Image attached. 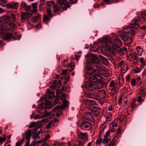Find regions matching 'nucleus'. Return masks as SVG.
Returning <instances> with one entry per match:
<instances>
[{
	"mask_svg": "<svg viewBox=\"0 0 146 146\" xmlns=\"http://www.w3.org/2000/svg\"><path fill=\"white\" fill-rule=\"evenodd\" d=\"M6 140V137H0V141L1 143H3Z\"/></svg>",
	"mask_w": 146,
	"mask_h": 146,
	"instance_id": "e2e57ef3",
	"label": "nucleus"
},
{
	"mask_svg": "<svg viewBox=\"0 0 146 146\" xmlns=\"http://www.w3.org/2000/svg\"><path fill=\"white\" fill-rule=\"evenodd\" d=\"M118 35L121 38L122 40L125 42H127L128 43H131L132 40V38L131 37H129L125 34V33L121 31H118Z\"/></svg>",
	"mask_w": 146,
	"mask_h": 146,
	"instance_id": "7ed1b4c3",
	"label": "nucleus"
},
{
	"mask_svg": "<svg viewBox=\"0 0 146 146\" xmlns=\"http://www.w3.org/2000/svg\"><path fill=\"white\" fill-rule=\"evenodd\" d=\"M47 13L50 16H52L51 15V10L50 8H48L47 9Z\"/></svg>",
	"mask_w": 146,
	"mask_h": 146,
	"instance_id": "864d4df0",
	"label": "nucleus"
},
{
	"mask_svg": "<svg viewBox=\"0 0 146 146\" xmlns=\"http://www.w3.org/2000/svg\"><path fill=\"white\" fill-rule=\"evenodd\" d=\"M52 121L49 122L47 124L46 127V128L47 129H49V128H50V127L52 125Z\"/></svg>",
	"mask_w": 146,
	"mask_h": 146,
	"instance_id": "6e6d98bb",
	"label": "nucleus"
},
{
	"mask_svg": "<svg viewBox=\"0 0 146 146\" xmlns=\"http://www.w3.org/2000/svg\"><path fill=\"white\" fill-rule=\"evenodd\" d=\"M117 82H116L115 83V84H114V85L113 86L112 89L114 90H118V87L117 85Z\"/></svg>",
	"mask_w": 146,
	"mask_h": 146,
	"instance_id": "5fc2aeb1",
	"label": "nucleus"
},
{
	"mask_svg": "<svg viewBox=\"0 0 146 146\" xmlns=\"http://www.w3.org/2000/svg\"><path fill=\"white\" fill-rule=\"evenodd\" d=\"M68 102L66 101V100H64L63 101V104L64 106V107H67L68 104Z\"/></svg>",
	"mask_w": 146,
	"mask_h": 146,
	"instance_id": "4d7b16f0",
	"label": "nucleus"
},
{
	"mask_svg": "<svg viewBox=\"0 0 146 146\" xmlns=\"http://www.w3.org/2000/svg\"><path fill=\"white\" fill-rule=\"evenodd\" d=\"M112 117V115L110 113H107L106 115V119L107 121H110Z\"/></svg>",
	"mask_w": 146,
	"mask_h": 146,
	"instance_id": "c756f323",
	"label": "nucleus"
},
{
	"mask_svg": "<svg viewBox=\"0 0 146 146\" xmlns=\"http://www.w3.org/2000/svg\"><path fill=\"white\" fill-rule=\"evenodd\" d=\"M11 17L7 15H5L3 17V20L6 22H8L10 21Z\"/></svg>",
	"mask_w": 146,
	"mask_h": 146,
	"instance_id": "7c9ffc66",
	"label": "nucleus"
},
{
	"mask_svg": "<svg viewBox=\"0 0 146 146\" xmlns=\"http://www.w3.org/2000/svg\"><path fill=\"white\" fill-rule=\"evenodd\" d=\"M133 71L135 73H138L141 71V69L137 67H135Z\"/></svg>",
	"mask_w": 146,
	"mask_h": 146,
	"instance_id": "3c124183",
	"label": "nucleus"
},
{
	"mask_svg": "<svg viewBox=\"0 0 146 146\" xmlns=\"http://www.w3.org/2000/svg\"><path fill=\"white\" fill-rule=\"evenodd\" d=\"M137 21V19H135L133 20L131 23H130L131 25H132V27L135 29H137L139 27V25L136 23Z\"/></svg>",
	"mask_w": 146,
	"mask_h": 146,
	"instance_id": "dca6fc26",
	"label": "nucleus"
},
{
	"mask_svg": "<svg viewBox=\"0 0 146 146\" xmlns=\"http://www.w3.org/2000/svg\"><path fill=\"white\" fill-rule=\"evenodd\" d=\"M116 137V136H115V137L113 138V139L112 142H111V141L109 138L106 137H104V138L102 142V143L104 145H106L107 144H108L109 143H111L113 142V144H114L115 141L113 140ZM113 145H114V144H113Z\"/></svg>",
	"mask_w": 146,
	"mask_h": 146,
	"instance_id": "4468645a",
	"label": "nucleus"
},
{
	"mask_svg": "<svg viewBox=\"0 0 146 146\" xmlns=\"http://www.w3.org/2000/svg\"><path fill=\"white\" fill-rule=\"evenodd\" d=\"M110 130L111 132H114L115 131V129L114 128V127H112L111 126H110Z\"/></svg>",
	"mask_w": 146,
	"mask_h": 146,
	"instance_id": "bf43d9fd",
	"label": "nucleus"
},
{
	"mask_svg": "<svg viewBox=\"0 0 146 146\" xmlns=\"http://www.w3.org/2000/svg\"><path fill=\"white\" fill-rule=\"evenodd\" d=\"M114 45L117 46H121L122 44V42L120 39L118 38H116L114 40V43H113Z\"/></svg>",
	"mask_w": 146,
	"mask_h": 146,
	"instance_id": "4be33fe9",
	"label": "nucleus"
},
{
	"mask_svg": "<svg viewBox=\"0 0 146 146\" xmlns=\"http://www.w3.org/2000/svg\"><path fill=\"white\" fill-rule=\"evenodd\" d=\"M60 108V106H56L52 110V111L53 112H55L57 110H59Z\"/></svg>",
	"mask_w": 146,
	"mask_h": 146,
	"instance_id": "8fccbe9b",
	"label": "nucleus"
},
{
	"mask_svg": "<svg viewBox=\"0 0 146 146\" xmlns=\"http://www.w3.org/2000/svg\"><path fill=\"white\" fill-rule=\"evenodd\" d=\"M38 123L36 122H31L29 125V127L30 128H32L33 127H38V128L39 127H38Z\"/></svg>",
	"mask_w": 146,
	"mask_h": 146,
	"instance_id": "393cba45",
	"label": "nucleus"
},
{
	"mask_svg": "<svg viewBox=\"0 0 146 146\" xmlns=\"http://www.w3.org/2000/svg\"><path fill=\"white\" fill-rule=\"evenodd\" d=\"M46 108L51 109L53 106L52 104L49 101H47L46 102Z\"/></svg>",
	"mask_w": 146,
	"mask_h": 146,
	"instance_id": "473e14b6",
	"label": "nucleus"
},
{
	"mask_svg": "<svg viewBox=\"0 0 146 146\" xmlns=\"http://www.w3.org/2000/svg\"><path fill=\"white\" fill-rule=\"evenodd\" d=\"M88 73L91 75H92L96 72V70L95 69L88 68Z\"/></svg>",
	"mask_w": 146,
	"mask_h": 146,
	"instance_id": "a878e982",
	"label": "nucleus"
},
{
	"mask_svg": "<svg viewBox=\"0 0 146 146\" xmlns=\"http://www.w3.org/2000/svg\"><path fill=\"white\" fill-rule=\"evenodd\" d=\"M130 79V75L129 74H128L127 75V76L126 77L125 80L127 82H129V80Z\"/></svg>",
	"mask_w": 146,
	"mask_h": 146,
	"instance_id": "0e129e2a",
	"label": "nucleus"
},
{
	"mask_svg": "<svg viewBox=\"0 0 146 146\" xmlns=\"http://www.w3.org/2000/svg\"><path fill=\"white\" fill-rule=\"evenodd\" d=\"M84 142L82 141H79L77 144L76 145L74 146H83Z\"/></svg>",
	"mask_w": 146,
	"mask_h": 146,
	"instance_id": "37998d69",
	"label": "nucleus"
},
{
	"mask_svg": "<svg viewBox=\"0 0 146 146\" xmlns=\"http://www.w3.org/2000/svg\"><path fill=\"white\" fill-rule=\"evenodd\" d=\"M136 49L137 51L138 55L141 56L143 52V50L142 48L140 46H138L136 48Z\"/></svg>",
	"mask_w": 146,
	"mask_h": 146,
	"instance_id": "cd10ccee",
	"label": "nucleus"
},
{
	"mask_svg": "<svg viewBox=\"0 0 146 146\" xmlns=\"http://www.w3.org/2000/svg\"><path fill=\"white\" fill-rule=\"evenodd\" d=\"M98 96L101 99H104L106 96V92L104 90H100L98 93Z\"/></svg>",
	"mask_w": 146,
	"mask_h": 146,
	"instance_id": "f3484780",
	"label": "nucleus"
},
{
	"mask_svg": "<svg viewBox=\"0 0 146 146\" xmlns=\"http://www.w3.org/2000/svg\"><path fill=\"white\" fill-rule=\"evenodd\" d=\"M99 57L102 60V62L104 64L106 65H107L108 64V61L106 58L101 55H100L99 56Z\"/></svg>",
	"mask_w": 146,
	"mask_h": 146,
	"instance_id": "bb28decb",
	"label": "nucleus"
},
{
	"mask_svg": "<svg viewBox=\"0 0 146 146\" xmlns=\"http://www.w3.org/2000/svg\"><path fill=\"white\" fill-rule=\"evenodd\" d=\"M18 5V3L16 2L13 4H9L6 5V6L8 9H16Z\"/></svg>",
	"mask_w": 146,
	"mask_h": 146,
	"instance_id": "f8f14e48",
	"label": "nucleus"
},
{
	"mask_svg": "<svg viewBox=\"0 0 146 146\" xmlns=\"http://www.w3.org/2000/svg\"><path fill=\"white\" fill-rule=\"evenodd\" d=\"M102 138H97L96 141V143L98 145L100 144L102 142Z\"/></svg>",
	"mask_w": 146,
	"mask_h": 146,
	"instance_id": "c03bdc74",
	"label": "nucleus"
},
{
	"mask_svg": "<svg viewBox=\"0 0 146 146\" xmlns=\"http://www.w3.org/2000/svg\"><path fill=\"white\" fill-rule=\"evenodd\" d=\"M39 108L41 110H42L45 108H46V103H42L40 106Z\"/></svg>",
	"mask_w": 146,
	"mask_h": 146,
	"instance_id": "e433bc0d",
	"label": "nucleus"
},
{
	"mask_svg": "<svg viewBox=\"0 0 146 146\" xmlns=\"http://www.w3.org/2000/svg\"><path fill=\"white\" fill-rule=\"evenodd\" d=\"M40 14H38L37 15L34 16L32 19V21L35 23L40 18Z\"/></svg>",
	"mask_w": 146,
	"mask_h": 146,
	"instance_id": "2f4dec72",
	"label": "nucleus"
},
{
	"mask_svg": "<svg viewBox=\"0 0 146 146\" xmlns=\"http://www.w3.org/2000/svg\"><path fill=\"white\" fill-rule=\"evenodd\" d=\"M54 1H47L46 4L49 7H51L54 5Z\"/></svg>",
	"mask_w": 146,
	"mask_h": 146,
	"instance_id": "ea45409f",
	"label": "nucleus"
},
{
	"mask_svg": "<svg viewBox=\"0 0 146 146\" xmlns=\"http://www.w3.org/2000/svg\"><path fill=\"white\" fill-rule=\"evenodd\" d=\"M117 90H114L111 89V95L112 96H113L114 95H115L116 92H117Z\"/></svg>",
	"mask_w": 146,
	"mask_h": 146,
	"instance_id": "79ce46f5",
	"label": "nucleus"
},
{
	"mask_svg": "<svg viewBox=\"0 0 146 146\" xmlns=\"http://www.w3.org/2000/svg\"><path fill=\"white\" fill-rule=\"evenodd\" d=\"M84 103L87 105L91 106L95 104L96 102L93 100H86Z\"/></svg>",
	"mask_w": 146,
	"mask_h": 146,
	"instance_id": "aec40b11",
	"label": "nucleus"
},
{
	"mask_svg": "<svg viewBox=\"0 0 146 146\" xmlns=\"http://www.w3.org/2000/svg\"><path fill=\"white\" fill-rule=\"evenodd\" d=\"M62 112L61 110H58L57 111V112L56 113V116L58 117H59L62 114Z\"/></svg>",
	"mask_w": 146,
	"mask_h": 146,
	"instance_id": "de8ad7c7",
	"label": "nucleus"
},
{
	"mask_svg": "<svg viewBox=\"0 0 146 146\" xmlns=\"http://www.w3.org/2000/svg\"><path fill=\"white\" fill-rule=\"evenodd\" d=\"M57 2L59 4L61 7L64 9H66L70 7L66 0H57Z\"/></svg>",
	"mask_w": 146,
	"mask_h": 146,
	"instance_id": "423d86ee",
	"label": "nucleus"
},
{
	"mask_svg": "<svg viewBox=\"0 0 146 146\" xmlns=\"http://www.w3.org/2000/svg\"><path fill=\"white\" fill-rule=\"evenodd\" d=\"M21 17L23 21H27L29 19L28 15L27 13H21Z\"/></svg>",
	"mask_w": 146,
	"mask_h": 146,
	"instance_id": "5701e85b",
	"label": "nucleus"
},
{
	"mask_svg": "<svg viewBox=\"0 0 146 146\" xmlns=\"http://www.w3.org/2000/svg\"><path fill=\"white\" fill-rule=\"evenodd\" d=\"M87 97L93 99H96V95L92 93L88 94Z\"/></svg>",
	"mask_w": 146,
	"mask_h": 146,
	"instance_id": "f704fd0d",
	"label": "nucleus"
},
{
	"mask_svg": "<svg viewBox=\"0 0 146 146\" xmlns=\"http://www.w3.org/2000/svg\"><path fill=\"white\" fill-rule=\"evenodd\" d=\"M136 83L135 80V79H132L131 81V84L133 87L135 86Z\"/></svg>",
	"mask_w": 146,
	"mask_h": 146,
	"instance_id": "603ef678",
	"label": "nucleus"
},
{
	"mask_svg": "<svg viewBox=\"0 0 146 146\" xmlns=\"http://www.w3.org/2000/svg\"><path fill=\"white\" fill-rule=\"evenodd\" d=\"M127 57H131L132 59L135 60H137L138 58L137 55L136 53L135 52H133V54H128L127 55Z\"/></svg>",
	"mask_w": 146,
	"mask_h": 146,
	"instance_id": "6ab92c4d",
	"label": "nucleus"
},
{
	"mask_svg": "<svg viewBox=\"0 0 146 146\" xmlns=\"http://www.w3.org/2000/svg\"><path fill=\"white\" fill-rule=\"evenodd\" d=\"M80 127L83 130H88L91 128L92 124L88 122H84L82 123Z\"/></svg>",
	"mask_w": 146,
	"mask_h": 146,
	"instance_id": "6e6552de",
	"label": "nucleus"
},
{
	"mask_svg": "<svg viewBox=\"0 0 146 146\" xmlns=\"http://www.w3.org/2000/svg\"><path fill=\"white\" fill-rule=\"evenodd\" d=\"M117 120H113V122L110 124V126L114 127H117Z\"/></svg>",
	"mask_w": 146,
	"mask_h": 146,
	"instance_id": "72a5a7b5",
	"label": "nucleus"
},
{
	"mask_svg": "<svg viewBox=\"0 0 146 146\" xmlns=\"http://www.w3.org/2000/svg\"><path fill=\"white\" fill-rule=\"evenodd\" d=\"M76 133L80 139H84L85 141H88V136L87 133H82L77 130Z\"/></svg>",
	"mask_w": 146,
	"mask_h": 146,
	"instance_id": "0eeeda50",
	"label": "nucleus"
},
{
	"mask_svg": "<svg viewBox=\"0 0 146 146\" xmlns=\"http://www.w3.org/2000/svg\"><path fill=\"white\" fill-rule=\"evenodd\" d=\"M64 145L62 143H56L53 144V146H63Z\"/></svg>",
	"mask_w": 146,
	"mask_h": 146,
	"instance_id": "09e8293b",
	"label": "nucleus"
},
{
	"mask_svg": "<svg viewBox=\"0 0 146 146\" xmlns=\"http://www.w3.org/2000/svg\"><path fill=\"white\" fill-rule=\"evenodd\" d=\"M67 71V70L66 69L62 70V72L61 73V75H65L66 74Z\"/></svg>",
	"mask_w": 146,
	"mask_h": 146,
	"instance_id": "69168bd1",
	"label": "nucleus"
},
{
	"mask_svg": "<svg viewBox=\"0 0 146 146\" xmlns=\"http://www.w3.org/2000/svg\"><path fill=\"white\" fill-rule=\"evenodd\" d=\"M141 17L143 19L146 21V11H144L142 12Z\"/></svg>",
	"mask_w": 146,
	"mask_h": 146,
	"instance_id": "4c0bfd02",
	"label": "nucleus"
},
{
	"mask_svg": "<svg viewBox=\"0 0 146 146\" xmlns=\"http://www.w3.org/2000/svg\"><path fill=\"white\" fill-rule=\"evenodd\" d=\"M141 29L144 31H146V26H143L140 27Z\"/></svg>",
	"mask_w": 146,
	"mask_h": 146,
	"instance_id": "774afa93",
	"label": "nucleus"
},
{
	"mask_svg": "<svg viewBox=\"0 0 146 146\" xmlns=\"http://www.w3.org/2000/svg\"><path fill=\"white\" fill-rule=\"evenodd\" d=\"M103 40V42H102V44L104 47H107L110 49H113L116 50L117 53H121L122 52V50L119 47L120 46L114 45L109 38H104Z\"/></svg>",
	"mask_w": 146,
	"mask_h": 146,
	"instance_id": "f03ea898",
	"label": "nucleus"
},
{
	"mask_svg": "<svg viewBox=\"0 0 146 146\" xmlns=\"http://www.w3.org/2000/svg\"><path fill=\"white\" fill-rule=\"evenodd\" d=\"M96 66L99 73L105 77L107 76L106 74L107 72V70L104 66L98 64L96 65Z\"/></svg>",
	"mask_w": 146,
	"mask_h": 146,
	"instance_id": "20e7f679",
	"label": "nucleus"
},
{
	"mask_svg": "<svg viewBox=\"0 0 146 146\" xmlns=\"http://www.w3.org/2000/svg\"><path fill=\"white\" fill-rule=\"evenodd\" d=\"M44 21L45 23H46L47 21H49V18L48 16L47 15H46L44 18Z\"/></svg>",
	"mask_w": 146,
	"mask_h": 146,
	"instance_id": "49530a36",
	"label": "nucleus"
},
{
	"mask_svg": "<svg viewBox=\"0 0 146 146\" xmlns=\"http://www.w3.org/2000/svg\"><path fill=\"white\" fill-rule=\"evenodd\" d=\"M139 94L144 96H146V91H144L143 88L141 87L139 89Z\"/></svg>",
	"mask_w": 146,
	"mask_h": 146,
	"instance_id": "c85d7f7f",
	"label": "nucleus"
},
{
	"mask_svg": "<svg viewBox=\"0 0 146 146\" xmlns=\"http://www.w3.org/2000/svg\"><path fill=\"white\" fill-rule=\"evenodd\" d=\"M92 111L94 114L95 116H98L100 112V109L97 107H94L92 109Z\"/></svg>",
	"mask_w": 146,
	"mask_h": 146,
	"instance_id": "2eb2a0df",
	"label": "nucleus"
},
{
	"mask_svg": "<svg viewBox=\"0 0 146 146\" xmlns=\"http://www.w3.org/2000/svg\"><path fill=\"white\" fill-rule=\"evenodd\" d=\"M9 27L10 28V29H15V27H16V25L15 24L13 23H9Z\"/></svg>",
	"mask_w": 146,
	"mask_h": 146,
	"instance_id": "a18cd8bd",
	"label": "nucleus"
},
{
	"mask_svg": "<svg viewBox=\"0 0 146 146\" xmlns=\"http://www.w3.org/2000/svg\"><path fill=\"white\" fill-rule=\"evenodd\" d=\"M29 5H27L26 3L23 2H21V7L24 8L26 11L28 12L29 13L31 14V13H29V11H30V10H29Z\"/></svg>",
	"mask_w": 146,
	"mask_h": 146,
	"instance_id": "a211bd4d",
	"label": "nucleus"
},
{
	"mask_svg": "<svg viewBox=\"0 0 146 146\" xmlns=\"http://www.w3.org/2000/svg\"><path fill=\"white\" fill-rule=\"evenodd\" d=\"M103 79L100 75L96 74L90 77V82L86 84V88L87 90L91 92L95 89H98L103 86L102 80Z\"/></svg>",
	"mask_w": 146,
	"mask_h": 146,
	"instance_id": "f257e3e1",
	"label": "nucleus"
},
{
	"mask_svg": "<svg viewBox=\"0 0 146 146\" xmlns=\"http://www.w3.org/2000/svg\"><path fill=\"white\" fill-rule=\"evenodd\" d=\"M91 62L92 63L97 64L99 63V59L96 55L94 54H91L90 57Z\"/></svg>",
	"mask_w": 146,
	"mask_h": 146,
	"instance_id": "9b49d317",
	"label": "nucleus"
},
{
	"mask_svg": "<svg viewBox=\"0 0 146 146\" xmlns=\"http://www.w3.org/2000/svg\"><path fill=\"white\" fill-rule=\"evenodd\" d=\"M93 118V115L91 112H88L86 114L85 118L88 120H91Z\"/></svg>",
	"mask_w": 146,
	"mask_h": 146,
	"instance_id": "412c9836",
	"label": "nucleus"
},
{
	"mask_svg": "<svg viewBox=\"0 0 146 146\" xmlns=\"http://www.w3.org/2000/svg\"><path fill=\"white\" fill-rule=\"evenodd\" d=\"M9 23H0V31L10 30Z\"/></svg>",
	"mask_w": 146,
	"mask_h": 146,
	"instance_id": "9d476101",
	"label": "nucleus"
},
{
	"mask_svg": "<svg viewBox=\"0 0 146 146\" xmlns=\"http://www.w3.org/2000/svg\"><path fill=\"white\" fill-rule=\"evenodd\" d=\"M135 101H133V102L132 104L131 108H133V109L135 108L136 106V104L135 103Z\"/></svg>",
	"mask_w": 146,
	"mask_h": 146,
	"instance_id": "052dcab7",
	"label": "nucleus"
},
{
	"mask_svg": "<svg viewBox=\"0 0 146 146\" xmlns=\"http://www.w3.org/2000/svg\"><path fill=\"white\" fill-rule=\"evenodd\" d=\"M2 39L5 40H9L13 37V35L11 33H5L2 36Z\"/></svg>",
	"mask_w": 146,
	"mask_h": 146,
	"instance_id": "ddd939ff",
	"label": "nucleus"
},
{
	"mask_svg": "<svg viewBox=\"0 0 146 146\" xmlns=\"http://www.w3.org/2000/svg\"><path fill=\"white\" fill-rule=\"evenodd\" d=\"M106 127V126L104 125V124L102 125L101 127H99L100 132L101 133H102Z\"/></svg>",
	"mask_w": 146,
	"mask_h": 146,
	"instance_id": "a19ab883",
	"label": "nucleus"
},
{
	"mask_svg": "<svg viewBox=\"0 0 146 146\" xmlns=\"http://www.w3.org/2000/svg\"><path fill=\"white\" fill-rule=\"evenodd\" d=\"M129 26L128 27H124L123 28V30L125 33H127L133 36L135 33V31L134 30L135 29L132 27V25L130 24Z\"/></svg>",
	"mask_w": 146,
	"mask_h": 146,
	"instance_id": "39448f33",
	"label": "nucleus"
},
{
	"mask_svg": "<svg viewBox=\"0 0 146 146\" xmlns=\"http://www.w3.org/2000/svg\"><path fill=\"white\" fill-rule=\"evenodd\" d=\"M59 102V98H56L54 101V104H55L58 103Z\"/></svg>",
	"mask_w": 146,
	"mask_h": 146,
	"instance_id": "338daca9",
	"label": "nucleus"
},
{
	"mask_svg": "<svg viewBox=\"0 0 146 146\" xmlns=\"http://www.w3.org/2000/svg\"><path fill=\"white\" fill-rule=\"evenodd\" d=\"M54 11V12H56L59 10V7L56 4L53 5Z\"/></svg>",
	"mask_w": 146,
	"mask_h": 146,
	"instance_id": "c9c22d12",
	"label": "nucleus"
},
{
	"mask_svg": "<svg viewBox=\"0 0 146 146\" xmlns=\"http://www.w3.org/2000/svg\"><path fill=\"white\" fill-rule=\"evenodd\" d=\"M49 97L50 99H52L54 97V93L53 92L48 94Z\"/></svg>",
	"mask_w": 146,
	"mask_h": 146,
	"instance_id": "680f3d73",
	"label": "nucleus"
},
{
	"mask_svg": "<svg viewBox=\"0 0 146 146\" xmlns=\"http://www.w3.org/2000/svg\"><path fill=\"white\" fill-rule=\"evenodd\" d=\"M37 3H33L32 5L29 6V12L31 13H35L36 14L37 11Z\"/></svg>",
	"mask_w": 146,
	"mask_h": 146,
	"instance_id": "1a4fd4ad",
	"label": "nucleus"
},
{
	"mask_svg": "<svg viewBox=\"0 0 146 146\" xmlns=\"http://www.w3.org/2000/svg\"><path fill=\"white\" fill-rule=\"evenodd\" d=\"M10 15H11L10 19H11L10 21L11 20L13 22L15 21L16 19L15 15L13 14H11Z\"/></svg>",
	"mask_w": 146,
	"mask_h": 146,
	"instance_id": "58836bf2",
	"label": "nucleus"
},
{
	"mask_svg": "<svg viewBox=\"0 0 146 146\" xmlns=\"http://www.w3.org/2000/svg\"><path fill=\"white\" fill-rule=\"evenodd\" d=\"M26 138L27 139H30L32 135L31 131L30 130H27L25 132Z\"/></svg>",
	"mask_w": 146,
	"mask_h": 146,
	"instance_id": "b1692460",
	"label": "nucleus"
},
{
	"mask_svg": "<svg viewBox=\"0 0 146 146\" xmlns=\"http://www.w3.org/2000/svg\"><path fill=\"white\" fill-rule=\"evenodd\" d=\"M114 84H115V83L112 80V81H111L109 84V87H113Z\"/></svg>",
	"mask_w": 146,
	"mask_h": 146,
	"instance_id": "13d9d810",
	"label": "nucleus"
}]
</instances>
